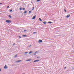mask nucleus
<instances>
[{"label": "nucleus", "instance_id": "nucleus-37", "mask_svg": "<svg viewBox=\"0 0 74 74\" xmlns=\"http://www.w3.org/2000/svg\"><path fill=\"white\" fill-rule=\"evenodd\" d=\"M46 15H47V14H46Z\"/></svg>", "mask_w": 74, "mask_h": 74}, {"label": "nucleus", "instance_id": "nucleus-13", "mask_svg": "<svg viewBox=\"0 0 74 74\" xmlns=\"http://www.w3.org/2000/svg\"><path fill=\"white\" fill-rule=\"evenodd\" d=\"M27 13V11L26 10L24 12V14H26V13Z\"/></svg>", "mask_w": 74, "mask_h": 74}, {"label": "nucleus", "instance_id": "nucleus-11", "mask_svg": "<svg viewBox=\"0 0 74 74\" xmlns=\"http://www.w3.org/2000/svg\"><path fill=\"white\" fill-rule=\"evenodd\" d=\"M48 23H50L51 24V23H52V22L51 21H49L48 22Z\"/></svg>", "mask_w": 74, "mask_h": 74}, {"label": "nucleus", "instance_id": "nucleus-30", "mask_svg": "<svg viewBox=\"0 0 74 74\" xmlns=\"http://www.w3.org/2000/svg\"><path fill=\"white\" fill-rule=\"evenodd\" d=\"M35 53H37V51H36V52H35Z\"/></svg>", "mask_w": 74, "mask_h": 74}, {"label": "nucleus", "instance_id": "nucleus-4", "mask_svg": "<svg viewBox=\"0 0 74 74\" xmlns=\"http://www.w3.org/2000/svg\"><path fill=\"white\" fill-rule=\"evenodd\" d=\"M36 15L34 16L32 18V19H34L36 18Z\"/></svg>", "mask_w": 74, "mask_h": 74}, {"label": "nucleus", "instance_id": "nucleus-3", "mask_svg": "<svg viewBox=\"0 0 74 74\" xmlns=\"http://www.w3.org/2000/svg\"><path fill=\"white\" fill-rule=\"evenodd\" d=\"M42 42V40H39L38 41V42L40 43V42Z\"/></svg>", "mask_w": 74, "mask_h": 74}, {"label": "nucleus", "instance_id": "nucleus-17", "mask_svg": "<svg viewBox=\"0 0 74 74\" xmlns=\"http://www.w3.org/2000/svg\"><path fill=\"white\" fill-rule=\"evenodd\" d=\"M31 12H32V11H29V13L30 14V13H31Z\"/></svg>", "mask_w": 74, "mask_h": 74}, {"label": "nucleus", "instance_id": "nucleus-15", "mask_svg": "<svg viewBox=\"0 0 74 74\" xmlns=\"http://www.w3.org/2000/svg\"><path fill=\"white\" fill-rule=\"evenodd\" d=\"M27 36L25 35H23V37H27Z\"/></svg>", "mask_w": 74, "mask_h": 74}, {"label": "nucleus", "instance_id": "nucleus-9", "mask_svg": "<svg viewBox=\"0 0 74 74\" xmlns=\"http://www.w3.org/2000/svg\"><path fill=\"white\" fill-rule=\"evenodd\" d=\"M43 23L44 24H46V23H47V22L46 21H44L43 22Z\"/></svg>", "mask_w": 74, "mask_h": 74}, {"label": "nucleus", "instance_id": "nucleus-32", "mask_svg": "<svg viewBox=\"0 0 74 74\" xmlns=\"http://www.w3.org/2000/svg\"><path fill=\"white\" fill-rule=\"evenodd\" d=\"M19 38H21V36H19Z\"/></svg>", "mask_w": 74, "mask_h": 74}, {"label": "nucleus", "instance_id": "nucleus-24", "mask_svg": "<svg viewBox=\"0 0 74 74\" xmlns=\"http://www.w3.org/2000/svg\"><path fill=\"white\" fill-rule=\"evenodd\" d=\"M26 31H27V30H24V32H26Z\"/></svg>", "mask_w": 74, "mask_h": 74}, {"label": "nucleus", "instance_id": "nucleus-27", "mask_svg": "<svg viewBox=\"0 0 74 74\" xmlns=\"http://www.w3.org/2000/svg\"><path fill=\"white\" fill-rule=\"evenodd\" d=\"M64 11L65 12H66V9H64Z\"/></svg>", "mask_w": 74, "mask_h": 74}, {"label": "nucleus", "instance_id": "nucleus-28", "mask_svg": "<svg viewBox=\"0 0 74 74\" xmlns=\"http://www.w3.org/2000/svg\"><path fill=\"white\" fill-rule=\"evenodd\" d=\"M34 55H36V53H34Z\"/></svg>", "mask_w": 74, "mask_h": 74}, {"label": "nucleus", "instance_id": "nucleus-18", "mask_svg": "<svg viewBox=\"0 0 74 74\" xmlns=\"http://www.w3.org/2000/svg\"><path fill=\"white\" fill-rule=\"evenodd\" d=\"M12 9H11V10H10L9 11H10V12H12Z\"/></svg>", "mask_w": 74, "mask_h": 74}, {"label": "nucleus", "instance_id": "nucleus-5", "mask_svg": "<svg viewBox=\"0 0 74 74\" xmlns=\"http://www.w3.org/2000/svg\"><path fill=\"white\" fill-rule=\"evenodd\" d=\"M7 66L6 65H5L4 66V69H7Z\"/></svg>", "mask_w": 74, "mask_h": 74}, {"label": "nucleus", "instance_id": "nucleus-21", "mask_svg": "<svg viewBox=\"0 0 74 74\" xmlns=\"http://www.w3.org/2000/svg\"><path fill=\"white\" fill-rule=\"evenodd\" d=\"M36 32H34L33 33V34H36Z\"/></svg>", "mask_w": 74, "mask_h": 74}, {"label": "nucleus", "instance_id": "nucleus-7", "mask_svg": "<svg viewBox=\"0 0 74 74\" xmlns=\"http://www.w3.org/2000/svg\"><path fill=\"white\" fill-rule=\"evenodd\" d=\"M70 15L69 14L68 15L66 16V18H69V17H70Z\"/></svg>", "mask_w": 74, "mask_h": 74}, {"label": "nucleus", "instance_id": "nucleus-35", "mask_svg": "<svg viewBox=\"0 0 74 74\" xmlns=\"http://www.w3.org/2000/svg\"><path fill=\"white\" fill-rule=\"evenodd\" d=\"M0 4H2V3H0Z\"/></svg>", "mask_w": 74, "mask_h": 74}, {"label": "nucleus", "instance_id": "nucleus-1", "mask_svg": "<svg viewBox=\"0 0 74 74\" xmlns=\"http://www.w3.org/2000/svg\"><path fill=\"white\" fill-rule=\"evenodd\" d=\"M6 22H7V23H11V21L10 20H6L5 21Z\"/></svg>", "mask_w": 74, "mask_h": 74}, {"label": "nucleus", "instance_id": "nucleus-29", "mask_svg": "<svg viewBox=\"0 0 74 74\" xmlns=\"http://www.w3.org/2000/svg\"><path fill=\"white\" fill-rule=\"evenodd\" d=\"M9 6H8L7 7V8H9Z\"/></svg>", "mask_w": 74, "mask_h": 74}, {"label": "nucleus", "instance_id": "nucleus-14", "mask_svg": "<svg viewBox=\"0 0 74 74\" xmlns=\"http://www.w3.org/2000/svg\"><path fill=\"white\" fill-rule=\"evenodd\" d=\"M39 19L40 21H42V20L41 19V18H39Z\"/></svg>", "mask_w": 74, "mask_h": 74}, {"label": "nucleus", "instance_id": "nucleus-31", "mask_svg": "<svg viewBox=\"0 0 74 74\" xmlns=\"http://www.w3.org/2000/svg\"><path fill=\"white\" fill-rule=\"evenodd\" d=\"M31 47V45H29V47Z\"/></svg>", "mask_w": 74, "mask_h": 74}, {"label": "nucleus", "instance_id": "nucleus-16", "mask_svg": "<svg viewBox=\"0 0 74 74\" xmlns=\"http://www.w3.org/2000/svg\"><path fill=\"white\" fill-rule=\"evenodd\" d=\"M34 9V7H33L32 8V10H33Z\"/></svg>", "mask_w": 74, "mask_h": 74}, {"label": "nucleus", "instance_id": "nucleus-12", "mask_svg": "<svg viewBox=\"0 0 74 74\" xmlns=\"http://www.w3.org/2000/svg\"><path fill=\"white\" fill-rule=\"evenodd\" d=\"M18 56V54H16V55H15L14 56V58H16L17 57V56Z\"/></svg>", "mask_w": 74, "mask_h": 74}, {"label": "nucleus", "instance_id": "nucleus-33", "mask_svg": "<svg viewBox=\"0 0 74 74\" xmlns=\"http://www.w3.org/2000/svg\"><path fill=\"white\" fill-rule=\"evenodd\" d=\"M39 58V57H37V58Z\"/></svg>", "mask_w": 74, "mask_h": 74}, {"label": "nucleus", "instance_id": "nucleus-25", "mask_svg": "<svg viewBox=\"0 0 74 74\" xmlns=\"http://www.w3.org/2000/svg\"><path fill=\"white\" fill-rule=\"evenodd\" d=\"M23 10H25V8H23Z\"/></svg>", "mask_w": 74, "mask_h": 74}, {"label": "nucleus", "instance_id": "nucleus-34", "mask_svg": "<svg viewBox=\"0 0 74 74\" xmlns=\"http://www.w3.org/2000/svg\"><path fill=\"white\" fill-rule=\"evenodd\" d=\"M64 69H66V67H64Z\"/></svg>", "mask_w": 74, "mask_h": 74}, {"label": "nucleus", "instance_id": "nucleus-23", "mask_svg": "<svg viewBox=\"0 0 74 74\" xmlns=\"http://www.w3.org/2000/svg\"><path fill=\"white\" fill-rule=\"evenodd\" d=\"M20 10H22V8H20Z\"/></svg>", "mask_w": 74, "mask_h": 74}, {"label": "nucleus", "instance_id": "nucleus-2", "mask_svg": "<svg viewBox=\"0 0 74 74\" xmlns=\"http://www.w3.org/2000/svg\"><path fill=\"white\" fill-rule=\"evenodd\" d=\"M39 60H36L34 61V62H39Z\"/></svg>", "mask_w": 74, "mask_h": 74}, {"label": "nucleus", "instance_id": "nucleus-36", "mask_svg": "<svg viewBox=\"0 0 74 74\" xmlns=\"http://www.w3.org/2000/svg\"><path fill=\"white\" fill-rule=\"evenodd\" d=\"M0 71H1V69H0Z\"/></svg>", "mask_w": 74, "mask_h": 74}, {"label": "nucleus", "instance_id": "nucleus-22", "mask_svg": "<svg viewBox=\"0 0 74 74\" xmlns=\"http://www.w3.org/2000/svg\"><path fill=\"white\" fill-rule=\"evenodd\" d=\"M27 53H28V52H25V54H26Z\"/></svg>", "mask_w": 74, "mask_h": 74}, {"label": "nucleus", "instance_id": "nucleus-26", "mask_svg": "<svg viewBox=\"0 0 74 74\" xmlns=\"http://www.w3.org/2000/svg\"><path fill=\"white\" fill-rule=\"evenodd\" d=\"M15 45V43H14L13 44V46H14V45Z\"/></svg>", "mask_w": 74, "mask_h": 74}, {"label": "nucleus", "instance_id": "nucleus-20", "mask_svg": "<svg viewBox=\"0 0 74 74\" xmlns=\"http://www.w3.org/2000/svg\"><path fill=\"white\" fill-rule=\"evenodd\" d=\"M40 1V0H37L36 1L37 2H38V1Z\"/></svg>", "mask_w": 74, "mask_h": 74}, {"label": "nucleus", "instance_id": "nucleus-10", "mask_svg": "<svg viewBox=\"0 0 74 74\" xmlns=\"http://www.w3.org/2000/svg\"><path fill=\"white\" fill-rule=\"evenodd\" d=\"M33 53L32 51H30L29 53V54H30V53Z\"/></svg>", "mask_w": 74, "mask_h": 74}, {"label": "nucleus", "instance_id": "nucleus-6", "mask_svg": "<svg viewBox=\"0 0 74 74\" xmlns=\"http://www.w3.org/2000/svg\"><path fill=\"white\" fill-rule=\"evenodd\" d=\"M21 61H22V60H18L16 61V63H18V62H21Z\"/></svg>", "mask_w": 74, "mask_h": 74}, {"label": "nucleus", "instance_id": "nucleus-19", "mask_svg": "<svg viewBox=\"0 0 74 74\" xmlns=\"http://www.w3.org/2000/svg\"><path fill=\"white\" fill-rule=\"evenodd\" d=\"M31 60L30 59H29L27 60V61H30Z\"/></svg>", "mask_w": 74, "mask_h": 74}, {"label": "nucleus", "instance_id": "nucleus-8", "mask_svg": "<svg viewBox=\"0 0 74 74\" xmlns=\"http://www.w3.org/2000/svg\"><path fill=\"white\" fill-rule=\"evenodd\" d=\"M8 16L10 18H12V16H11L10 15H9Z\"/></svg>", "mask_w": 74, "mask_h": 74}]
</instances>
